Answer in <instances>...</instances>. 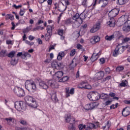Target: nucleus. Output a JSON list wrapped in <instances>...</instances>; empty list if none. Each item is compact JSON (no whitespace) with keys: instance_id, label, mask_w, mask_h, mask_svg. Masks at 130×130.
<instances>
[{"instance_id":"obj_1","label":"nucleus","mask_w":130,"mask_h":130,"mask_svg":"<svg viewBox=\"0 0 130 130\" xmlns=\"http://www.w3.org/2000/svg\"><path fill=\"white\" fill-rule=\"evenodd\" d=\"M65 121L68 123H70V125L69 126V130H76V128L74 125L77 123L78 120L76 119L74 116H72L71 114H67L64 117Z\"/></svg>"},{"instance_id":"obj_2","label":"nucleus","mask_w":130,"mask_h":130,"mask_svg":"<svg viewBox=\"0 0 130 130\" xmlns=\"http://www.w3.org/2000/svg\"><path fill=\"white\" fill-rule=\"evenodd\" d=\"M108 15L109 17H110V21L107 22V24L110 27H114V26H115V19H114V17L117 16L116 9L110 11Z\"/></svg>"},{"instance_id":"obj_3","label":"nucleus","mask_w":130,"mask_h":130,"mask_svg":"<svg viewBox=\"0 0 130 130\" xmlns=\"http://www.w3.org/2000/svg\"><path fill=\"white\" fill-rule=\"evenodd\" d=\"M98 127V125H97V123H96V125H95V124L89 123L87 124L86 127L85 125H83V124H80L78 125V128L80 130H82L83 128H85V130H92L95 129V128H97Z\"/></svg>"},{"instance_id":"obj_4","label":"nucleus","mask_w":130,"mask_h":130,"mask_svg":"<svg viewBox=\"0 0 130 130\" xmlns=\"http://www.w3.org/2000/svg\"><path fill=\"white\" fill-rule=\"evenodd\" d=\"M25 87L28 91L36 89V84L31 80H27L25 83Z\"/></svg>"},{"instance_id":"obj_5","label":"nucleus","mask_w":130,"mask_h":130,"mask_svg":"<svg viewBox=\"0 0 130 130\" xmlns=\"http://www.w3.org/2000/svg\"><path fill=\"white\" fill-rule=\"evenodd\" d=\"M25 99L29 106L32 108H37V104L35 99H34L32 96H27L25 98Z\"/></svg>"},{"instance_id":"obj_6","label":"nucleus","mask_w":130,"mask_h":130,"mask_svg":"<svg viewBox=\"0 0 130 130\" xmlns=\"http://www.w3.org/2000/svg\"><path fill=\"white\" fill-rule=\"evenodd\" d=\"M87 98L90 101H97L100 98V95L97 92L93 91L92 93L87 94Z\"/></svg>"},{"instance_id":"obj_7","label":"nucleus","mask_w":130,"mask_h":130,"mask_svg":"<svg viewBox=\"0 0 130 130\" xmlns=\"http://www.w3.org/2000/svg\"><path fill=\"white\" fill-rule=\"evenodd\" d=\"M125 48V47L121 46L120 45H118L113 53V55L116 57L117 56L118 54H121V53H122V52L124 51Z\"/></svg>"},{"instance_id":"obj_8","label":"nucleus","mask_w":130,"mask_h":130,"mask_svg":"<svg viewBox=\"0 0 130 130\" xmlns=\"http://www.w3.org/2000/svg\"><path fill=\"white\" fill-rule=\"evenodd\" d=\"M52 29H53V25H47V32L45 36L46 41H48V40L51 38V36H52Z\"/></svg>"},{"instance_id":"obj_9","label":"nucleus","mask_w":130,"mask_h":130,"mask_svg":"<svg viewBox=\"0 0 130 130\" xmlns=\"http://www.w3.org/2000/svg\"><path fill=\"white\" fill-rule=\"evenodd\" d=\"M14 91L18 97H23L25 96V91L20 87H16L14 89Z\"/></svg>"},{"instance_id":"obj_10","label":"nucleus","mask_w":130,"mask_h":130,"mask_svg":"<svg viewBox=\"0 0 130 130\" xmlns=\"http://www.w3.org/2000/svg\"><path fill=\"white\" fill-rule=\"evenodd\" d=\"M87 83H88V82H87V81H84L82 82L81 83V85L82 86L79 85L78 88H79V89H87L88 90L91 89L92 88L91 85H90L89 84H85H85H87Z\"/></svg>"},{"instance_id":"obj_11","label":"nucleus","mask_w":130,"mask_h":130,"mask_svg":"<svg viewBox=\"0 0 130 130\" xmlns=\"http://www.w3.org/2000/svg\"><path fill=\"white\" fill-rule=\"evenodd\" d=\"M78 63H79V60L76 58H74L72 60L71 63L69 65V68L71 70H73L74 68L77 67V64H78Z\"/></svg>"},{"instance_id":"obj_12","label":"nucleus","mask_w":130,"mask_h":130,"mask_svg":"<svg viewBox=\"0 0 130 130\" xmlns=\"http://www.w3.org/2000/svg\"><path fill=\"white\" fill-rule=\"evenodd\" d=\"M52 67L56 70H59L62 66V63H57L56 61H53L51 63Z\"/></svg>"},{"instance_id":"obj_13","label":"nucleus","mask_w":130,"mask_h":130,"mask_svg":"<svg viewBox=\"0 0 130 130\" xmlns=\"http://www.w3.org/2000/svg\"><path fill=\"white\" fill-rule=\"evenodd\" d=\"M99 55H101V52L100 51L99 53H96V50H95L92 54L90 59L92 60V61H95V60H97L99 57Z\"/></svg>"},{"instance_id":"obj_14","label":"nucleus","mask_w":130,"mask_h":130,"mask_svg":"<svg viewBox=\"0 0 130 130\" xmlns=\"http://www.w3.org/2000/svg\"><path fill=\"white\" fill-rule=\"evenodd\" d=\"M48 86H50L53 89H55L58 88V85L56 84V82L54 81L49 80L47 81Z\"/></svg>"},{"instance_id":"obj_15","label":"nucleus","mask_w":130,"mask_h":130,"mask_svg":"<svg viewBox=\"0 0 130 130\" xmlns=\"http://www.w3.org/2000/svg\"><path fill=\"white\" fill-rule=\"evenodd\" d=\"M23 102H16L15 103V108L17 110H21L23 109Z\"/></svg>"},{"instance_id":"obj_16","label":"nucleus","mask_w":130,"mask_h":130,"mask_svg":"<svg viewBox=\"0 0 130 130\" xmlns=\"http://www.w3.org/2000/svg\"><path fill=\"white\" fill-rule=\"evenodd\" d=\"M101 24L100 22L97 23L93 27L90 29L91 33H95L96 31H98L101 28Z\"/></svg>"},{"instance_id":"obj_17","label":"nucleus","mask_w":130,"mask_h":130,"mask_svg":"<svg viewBox=\"0 0 130 130\" xmlns=\"http://www.w3.org/2000/svg\"><path fill=\"white\" fill-rule=\"evenodd\" d=\"M130 113V107H126L124 109H123L122 111V115L123 116L126 117L128 115H129Z\"/></svg>"},{"instance_id":"obj_18","label":"nucleus","mask_w":130,"mask_h":130,"mask_svg":"<svg viewBox=\"0 0 130 130\" xmlns=\"http://www.w3.org/2000/svg\"><path fill=\"white\" fill-rule=\"evenodd\" d=\"M39 86L42 88L43 89H45V90H47L48 89V83L45 82L44 81H41L39 82Z\"/></svg>"},{"instance_id":"obj_19","label":"nucleus","mask_w":130,"mask_h":130,"mask_svg":"<svg viewBox=\"0 0 130 130\" xmlns=\"http://www.w3.org/2000/svg\"><path fill=\"white\" fill-rule=\"evenodd\" d=\"M95 76L98 79V80H101L104 77V72L103 71H100L98 72Z\"/></svg>"},{"instance_id":"obj_20","label":"nucleus","mask_w":130,"mask_h":130,"mask_svg":"<svg viewBox=\"0 0 130 130\" xmlns=\"http://www.w3.org/2000/svg\"><path fill=\"white\" fill-rule=\"evenodd\" d=\"M63 76V72L62 71H58L55 74V77L57 80H59Z\"/></svg>"},{"instance_id":"obj_21","label":"nucleus","mask_w":130,"mask_h":130,"mask_svg":"<svg viewBox=\"0 0 130 130\" xmlns=\"http://www.w3.org/2000/svg\"><path fill=\"white\" fill-rule=\"evenodd\" d=\"M100 98H101V99H103L104 101H106V100H108L109 99V95L107 94L103 93L100 95Z\"/></svg>"},{"instance_id":"obj_22","label":"nucleus","mask_w":130,"mask_h":130,"mask_svg":"<svg viewBox=\"0 0 130 130\" xmlns=\"http://www.w3.org/2000/svg\"><path fill=\"white\" fill-rule=\"evenodd\" d=\"M67 6H64L63 5V4L62 5H58V10L59 11V12H64V11H66V10H67Z\"/></svg>"},{"instance_id":"obj_23","label":"nucleus","mask_w":130,"mask_h":130,"mask_svg":"<svg viewBox=\"0 0 130 130\" xmlns=\"http://www.w3.org/2000/svg\"><path fill=\"white\" fill-rule=\"evenodd\" d=\"M73 20L75 21V22H79L80 23V14L76 13L73 17Z\"/></svg>"},{"instance_id":"obj_24","label":"nucleus","mask_w":130,"mask_h":130,"mask_svg":"<svg viewBox=\"0 0 130 130\" xmlns=\"http://www.w3.org/2000/svg\"><path fill=\"white\" fill-rule=\"evenodd\" d=\"M64 56V52H60L58 53L57 58L58 60H61L62 59V58Z\"/></svg>"},{"instance_id":"obj_25","label":"nucleus","mask_w":130,"mask_h":130,"mask_svg":"<svg viewBox=\"0 0 130 130\" xmlns=\"http://www.w3.org/2000/svg\"><path fill=\"white\" fill-rule=\"evenodd\" d=\"M79 19H80V23H83V20H85L86 19V15L85 14L81 13L79 15Z\"/></svg>"},{"instance_id":"obj_26","label":"nucleus","mask_w":130,"mask_h":130,"mask_svg":"<svg viewBox=\"0 0 130 130\" xmlns=\"http://www.w3.org/2000/svg\"><path fill=\"white\" fill-rule=\"evenodd\" d=\"M99 3L102 5V8H105V7H106L107 4H108V2L107 1V0H103V1H101V2H99Z\"/></svg>"},{"instance_id":"obj_27","label":"nucleus","mask_w":130,"mask_h":130,"mask_svg":"<svg viewBox=\"0 0 130 130\" xmlns=\"http://www.w3.org/2000/svg\"><path fill=\"white\" fill-rule=\"evenodd\" d=\"M5 120L7 121L8 124H11V122H14L15 121V119L12 117L6 118Z\"/></svg>"},{"instance_id":"obj_28","label":"nucleus","mask_w":130,"mask_h":130,"mask_svg":"<svg viewBox=\"0 0 130 130\" xmlns=\"http://www.w3.org/2000/svg\"><path fill=\"white\" fill-rule=\"evenodd\" d=\"M6 55H7V50H2L0 52V56L1 57H5V56H6Z\"/></svg>"},{"instance_id":"obj_29","label":"nucleus","mask_w":130,"mask_h":130,"mask_svg":"<svg viewBox=\"0 0 130 130\" xmlns=\"http://www.w3.org/2000/svg\"><path fill=\"white\" fill-rule=\"evenodd\" d=\"M52 101H54V102H57L58 100H57V98L56 97V93H54L51 95V97Z\"/></svg>"},{"instance_id":"obj_30","label":"nucleus","mask_w":130,"mask_h":130,"mask_svg":"<svg viewBox=\"0 0 130 130\" xmlns=\"http://www.w3.org/2000/svg\"><path fill=\"white\" fill-rule=\"evenodd\" d=\"M68 80H69V77H68L67 76H64L62 77V78L58 80V82H67V81H68Z\"/></svg>"},{"instance_id":"obj_31","label":"nucleus","mask_w":130,"mask_h":130,"mask_svg":"<svg viewBox=\"0 0 130 130\" xmlns=\"http://www.w3.org/2000/svg\"><path fill=\"white\" fill-rule=\"evenodd\" d=\"M8 19H10V20L13 21V20H14V15L12 14H7L6 16V19L8 20Z\"/></svg>"},{"instance_id":"obj_32","label":"nucleus","mask_w":130,"mask_h":130,"mask_svg":"<svg viewBox=\"0 0 130 130\" xmlns=\"http://www.w3.org/2000/svg\"><path fill=\"white\" fill-rule=\"evenodd\" d=\"M89 107L90 108V110H92V109H94L95 107H97V105L96 103H91L89 104Z\"/></svg>"},{"instance_id":"obj_33","label":"nucleus","mask_w":130,"mask_h":130,"mask_svg":"<svg viewBox=\"0 0 130 130\" xmlns=\"http://www.w3.org/2000/svg\"><path fill=\"white\" fill-rule=\"evenodd\" d=\"M127 84V81L123 80V81H122L121 83H120L119 86L120 87H125V86H126Z\"/></svg>"},{"instance_id":"obj_34","label":"nucleus","mask_w":130,"mask_h":130,"mask_svg":"<svg viewBox=\"0 0 130 130\" xmlns=\"http://www.w3.org/2000/svg\"><path fill=\"white\" fill-rule=\"evenodd\" d=\"M80 24H82V23H80L79 22V21H75L74 22V23L73 24V26L74 28H79Z\"/></svg>"},{"instance_id":"obj_35","label":"nucleus","mask_w":130,"mask_h":130,"mask_svg":"<svg viewBox=\"0 0 130 130\" xmlns=\"http://www.w3.org/2000/svg\"><path fill=\"white\" fill-rule=\"evenodd\" d=\"M93 40L95 43H97V42L100 41V37L99 36H94L93 37Z\"/></svg>"},{"instance_id":"obj_36","label":"nucleus","mask_w":130,"mask_h":130,"mask_svg":"<svg viewBox=\"0 0 130 130\" xmlns=\"http://www.w3.org/2000/svg\"><path fill=\"white\" fill-rule=\"evenodd\" d=\"M123 31L124 32H129L130 31V27L127 26V25H125L122 28Z\"/></svg>"},{"instance_id":"obj_37","label":"nucleus","mask_w":130,"mask_h":130,"mask_svg":"<svg viewBox=\"0 0 130 130\" xmlns=\"http://www.w3.org/2000/svg\"><path fill=\"white\" fill-rule=\"evenodd\" d=\"M73 23H74V21L71 18H68L65 21V24H67V25H68V24H73Z\"/></svg>"},{"instance_id":"obj_38","label":"nucleus","mask_w":130,"mask_h":130,"mask_svg":"<svg viewBox=\"0 0 130 130\" xmlns=\"http://www.w3.org/2000/svg\"><path fill=\"white\" fill-rule=\"evenodd\" d=\"M19 123L22 124V125H27V124H28L27 121L23 119L20 120Z\"/></svg>"},{"instance_id":"obj_39","label":"nucleus","mask_w":130,"mask_h":130,"mask_svg":"<svg viewBox=\"0 0 130 130\" xmlns=\"http://www.w3.org/2000/svg\"><path fill=\"white\" fill-rule=\"evenodd\" d=\"M113 38H114V35H111L110 36H106L105 37V39L106 40H108L110 41V40H112V39H113Z\"/></svg>"},{"instance_id":"obj_40","label":"nucleus","mask_w":130,"mask_h":130,"mask_svg":"<svg viewBox=\"0 0 130 130\" xmlns=\"http://www.w3.org/2000/svg\"><path fill=\"white\" fill-rule=\"evenodd\" d=\"M118 2L119 3V4L120 6H122V5L126 4V3H127V0H118Z\"/></svg>"},{"instance_id":"obj_41","label":"nucleus","mask_w":130,"mask_h":130,"mask_svg":"<svg viewBox=\"0 0 130 130\" xmlns=\"http://www.w3.org/2000/svg\"><path fill=\"white\" fill-rule=\"evenodd\" d=\"M15 53V51H12L8 55V57H14Z\"/></svg>"},{"instance_id":"obj_42","label":"nucleus","mask_w":130,"mask_h":130,"mask_svg":"<svg viewBox=\"0 0 130 130\" xmlns=\"http://www.w3.org/2000/svg\"><path fill=\"white\" fill-rule=\"evenodd\" d=\"M17 60H16V59H13L11 61V64H12V66H15V64H17Z\"/></svg>"},{"instance_id":"obj_43","label":"nucleus","mask_w":130,"mask_h":130,"mask_svg":"<svg viewBox=\"0 0 130 130\" xmlns=\"http://www.w3.org/2000/svg\"><path fill=\"white\" fill-rule=\"evenodd\" d=\"M25 12H26V10L25 9H20V11L19 12V15L20 16H24V14H25Z\"/></svg>"},{"instance_id":"obj_44","label":"nucleus","mask_w":130,"mask_h":130,"mask_svg":"<svg viewBox=\"0 0 130 130\" xmlns=\"http://www.w3.org/2000/svg\"><path fill=\"white\" fill-rule=\"evenodd\" d=\"M123 67H118L116 69V71L117 72H120V71H123Z\"/></svg>"},{"instance_id":"obj_45","label":"nucleus","mask_w":130,"mask_h":130,"mask_svg":"<svg viewBox=\"0 0 130 130\" xmlns=\"http://www.w3.org/2000/svg\"><path fill=\"white\" fill-rule=\"evenodd\" d=\"M70 54L71 56H74L75 55V54H76V50L75 49L72 50L71 51Z\"/></svg>"},{"instance_id":"obj_46","label":"nucleus","mask_w":130,"mask_h":130,"mask_svg":"<svg viewBox=\"0 0 130 130\" xmlns=\"http://www.w3.org/2000/svg\"><path fill=\"white\" fill-rule=\"evenodd\" d=\"M84 109H85V110H91V109L90 108V105L87 104V105H85L84 106Z\"/></svg>"},{"instance_id":"obj_47","label":"nucleus","mask_w":130,"mask_h":130,"mask_svg":"<svg viewBox=\"0 0 130 130\" xmlns=\"http://www.w3.org/2000/svg\"><path fill=\"white\" fill-rule=\"evenodd\" d=\"M58 34L60 36H62L63 35V30L62 29L58 30Z\"/></svg>"},{"instance_id":"obj_48","label":"nucleus","mask_w":130,"mask_h":130,"mask_svg":"<svg viewBox=\"0 0 130 130\" xmlns=\"http://www.w3.org/2000/svg\"><path fill=\"white\" fill-rule=\"evenodd\" d=\"M111 102H112V101H109V100H108L107 101L105 102V105L106 106H108V105H110V104H111Z\"/></svg>"},{"instance_id":"obj_49","label":"nucleus","mask_w":130,"mask_h":130,"mask_svg":"<svg viewBox=\"0 0 130 130\" xmlns=\"http://www.w3.org/2000/svg\"><path fill=\"white\" fill-rule=\"evenodd\" d=\"M125 26H127V27H130V20H127L125 22Z\"/></svg>"},{"instance_id":"obj_50","label":"nucleus","mask_w":130,"mask_h":130,"mask_svg":"<svg viewBox=\"0 0 130 130\" xmlns=\"http://www.w3.org/2000/svg\"><path fill=\"white\" fill-rule=\"evenodd\" d=\"M77 48L78 49H83V46H82L80 44H78L77 45Z\"/></svg>"},{"instance_id":"obj_51","label":"nucleus","mask_w":130,"mask_h":130,"mask_svg":"<svg viewBox=\"0 0 130 130\" xmlns=\"http://www.w3.org/2000/svg\"><path fill=\"white\" fill-rule=\"evenodd\" d=\"M106 74H110V69L107 68L105 69Z\"/></svg>"},{"instance_id":"obj_52","label":"nucleus","mask_w":130,"mask_h":130,"mask_svg":"<svg viewBox=\"0 0 130 130\" xmlns=\"http://www.w3.org/2000/svg\"><path fill=\"white\" fill-rule=\"evenodd\" d=\"M28 55H29V56H31L29 53H24L23 54H22V56H23L24 57H26V56H28Z\"/></svg>"},{"instance_id":"obj_53","label":"nucleus","mask_w":130,"mask_h":130,"mask_svg":"<svg viewBox=\"0 0 130 130\" xmlns=\"http://www.w3.org/2000/svg\"><path fill=\"white\" fill-rule=\"evenodd\" d=\"M13 8H15V9H19V8H22V6L21 5H19L17 6L16 5H13Z\"/></svg>"},{"instance_id":"obj_54","label":"nucleus","mask_w":130,"mask_h":130,"mask_svg":"<svg viewBox=\"0 0 130 130\" xmlns=\"http://www.w3.org/2000/svg\"><path fill=\"white\" fill-rule=\"evenodd\" d=\"M12 25V27H11L12 30H15V27H16V25H15V23L14 22L11 23Z\"/></svg>"},{"instance_id":"obj_55","label":"nucleus","mask_w":130,"mask_h":130,"mask_svg":"<svg viewBox=\"0 0 130 130\" xmlns=\"http://www.w3.org/2000/svg\"><path fill=\"white\" fill-rule=\"evenodd\" d=\"M75 92V89L74 88H72L71 90H70V91L69 92V93L70 94H71V95H73V94H74V92Z\"/></svg>"},{"instance_id":"obj_56","label":"nucleus","mask_w":130,"mask_h":130,"mask_svg":"<svg viewBox=\"0 0 130 130\" xmlns=\"http://www.w3.org/2000/svg\"><path fill=\"white\" fill-rule=\"evenodd\" d=\"M124 42H128V41H130L129 38H125L123 39Z\"/></svg>"},{"instance_id":"obj_57","label":"nucleus","mask_w":130,"mask_h":130,"mask_svg":"<svg viewBox=\"0 0 130 130\" xmlns=\"http://www.w3.org/2000/svg\"><path fill=\"white\" fill-rule=\"evenodd\" d=\"M28 39H29V40L32 41V40H34V39H35V37H34L32 36H29L28 37Z\"/></svg>"},{"instance_id":"obj_58","label":"nucleus","mask_w":130,"mask_h":130,"mask_svg":"<svg viewBox=\"0 0 130 130\" xmlns=\"http://www.w3.org/2000/svg\"><path fill=\"white\" fill-rule=\"evenodd\" d=\"M115 95H116L115 93L113 92H110L109 93V96H110V97H114Z\"/></svg>"},{"instance_id":"obj_59","label":"nucleus","mask_w":130,"mask_h":130,"mask_svg":"<svg viewBox=\"0 0 130 130\" xmlns=\"http://www.w3.org/2000/svg\"><path fill=\"white\" fill-rule=\"evenodd\" d=\"M6 43L7 44H11V45H13V42H12V41L11 40H7L6 41Z\"/></svg>"},{"instance_id":"obj_60","label":"nucleus","mask_w":130,"mask_h":130,"mask_svg":"<svg viewBox=\"0 0 130 130\" xmlns=\"http://www.w3.org/2000/svg\"><path fill=\"white\" fill-rule=\"evenodd\" d=\"M88 0H83V1L82 2V5H83V6H86V5H87V1Z\"/></svg>"},{"instance_id":"obj_61","label":"nucleus","mask_w":130,"mask_h":130,"mask_svg":"<svg viewBox=\"0 0 130 130\" xmlns=\"http://www.w3.org/2000/svg\"><path fill=\"white\" fill-rule=\"evenodd\" d=\"M101 62H102V63H104V62H105V59L102 58L100 59Z\"/></svg>"},{"instance_id":"obj_62","label":"nucleus","mask_w":130,"mask_h":130,"mask_svg":"<svg viewBox=\"0 0 130 130\" xmlns=\"http://www.w3.org/2000/svg\"><path fill=\"white\" fill-rule=\"evenodd\" d=\"M38 42L39 44H42V40H41V39H40V38L38 39Z\"/></svg>"},{"instance_id":"obj_63","label":"nucleus","mask_w":130,"mask_h":130,"mask_svg":"<svg viewBox=\"0 0 130 130\" xmlns=\"http://www.w3.org/2000/svg\"><path fill=\"white\" fill-rule=\"evenodd\" d=\"M43 21L41 20H39L38 22V25H40V24H43Z\"/></svg>"},{"instance_id":"obj_64","label":"nucleus","mask_w":130,"mask_h":130,"mask_svg":"<svg viewBox=\"0 0 130 130\" xmlns=\"http://www.w3.org/2000/svg\"><path fill=\"white\" fill-rule=\"evenodd\" d=\"M124 103L125 104H130V101H124Z\"/></svg>"}]
</instances>
